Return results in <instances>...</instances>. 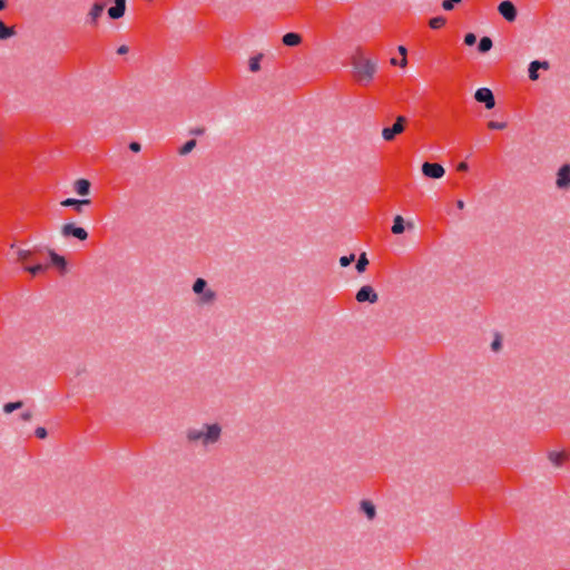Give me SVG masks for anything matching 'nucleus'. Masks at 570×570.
Wrapping results in <instances>:
<instances>
[{"label": "nucleus", "instance_id": "nucleus-39", "mask_svg": "<svg viewBox=\"0 0 570 570\" xmlns=\"http://www.w3.org/2000/svg\"><path fill=\"white\" fill-rule=\"evenodd\" d=\"M456 169L459 171H466L469 169V165L465 161H462L458 165Z\"/></svg>", "mask_w": 570, "mask_h": 570}, {"label": "nucleus", "instance_id": "nucleus-20", "mask_svg": "<svg viewBox=\"0 0 570 570\" xmlns=\"http://www.w3.org/2000/svg\"><path fill=\"white\" fill-rule=\"evenodd\" d=\"M51 263L57 266L62 273L66 271L67 262L66 259L55 253L53 250H49Z\"/></svg>", "mask_w": 570, "mask_h": 570}, {"label": "nucleus", "instance_id": "nucleus-43", "mask_svg": "<svg viewBox=\"0 0 570 570\" xmlns=\"http://www.w3.org/2000/svg\"><path fill=\"white\" fill-rule=\"evenodd\" d=\"M7 8V2H0V11Z\"/></svg>", "mask_w": 570, "mask_h": 570}, {"label": "nucleus", "instance_id": "nucleus-44", "mask_svg": "<svg viewBox=\"0 0 570 570\" xmlns=\"http://www.w3.org/2000/svg\"><path fill=\"white\" fill-rule=\"evenodd\" d=\"M203 132H204V129H197L194 131V134H196V135H202Z\"/></svg>", "mask_w": 570, "mask_h": 570}, {"label": "nucleus", "instance_id": "nucleus-36", "mask_svg": "<svg viewBox=\"0 0 570 570\" xmlns=\"http://www.w3.org/2000/svg\"><path fill=\"white\" fill-rule=\"evenodd\" d=\"M129 148H130V150H132L134 153H138V151H140L141 146H140V144H139V142H137V141H132V142H130Z\"/></svg>", "mask_w": 570, "mask_h": 570}, {"label": "nucleus", "instance_id": "nucleus-30", "mask_svg": "<svg viewBox=\"0 0 570 570\" xmlns=\"http://www.w3.org/2000/svg\"><path fill=\"white\" fill-rule=\"evenodd\" d=\"M354 259H355V255H354V254H351V255H348V256H342V257L340 258V264H341V266L346 267V266H348L352 262H354Z\"/></svg>", "mask_w": 570, "mask_h": 570}, {"label": "nucleus", "instance_id": "nucleus-42", "mask_svg": "<svg viewBox=\"0 0 570 570\" xmlns=\"http://www.w3.org/2000/svg\"><path fill=\"white\" fill-rule=\"evenodd\" d=\"M390 62H391V65H393V66L400 65V62L397 61V59H396V58H392Z\"/></svg>", "mask_w": 570, "mask_h": 570}, {"label": "nucleus", "instance_id": "nucleus-12", "mask_svg": "<svg viewBox=\"0 0 570 570\" xmlns=\"http://www.w3.org/2000/svg\"><path fill=\"white\" fill-rule=\"evenodd\" d=\"M90 199H75V198H67L61 202V206L63 207H72L77 213H82L83 206L90 205Z\"/></svg>", "mask_w": 570, "mask_h": 570}, {"label": "nucleus", "instance_id": "nucleus-23", "mask_svg": "<svg viewBox=\"0 0 570 570\" xmlns=\"http://www.w3.org/2000/svg\"><path fill=\"white\" fill-rule=\"evenodd\" d=\"M492 40L489 37H482L479 41L478 50L481 53H485L492 48Z\"/></svg>", "mask_w": 570, "mask_h": 570}, {"label": "nucleus", "instance_id": "nucleus-33", "mask_svg": "<svg viewBox=\"0 0 570 570\" xmlns=\"http://www.w3.org/2000/svg\"><path fill=\"white\" fill-rule=\"evenodd\" d=\"M399 52L403 56L402 60L400 61V66L401 67H405L406 63H407V60H406V53H407V50L404 46H400L397 48Z\"/></svg>", "mask_w": 570, "mask_h": 570}, {"label": "nucleus", "instance_id": "nucleus-9", "mask_svg": "<svg viewBox=\"0 0 570 570\" xmlns=\"http://www.w3.org/2000/svg\"><path fill=\"white\" fill-rule=\"evenodd\" d=\"M355 298L360 303L368 302L373 304L377 302L379 296L372 286L364 285L357 291Z\"/></svg>", "mask_w": 570, "mask_h": 570}, {"label": "nucleus", "instance_id": "nucleus-13", "mask_svg": "<svg viewBox=\"0 0 570 570\" xmlns=\"http://www.w3.org/2000/svg\"><path fill=\"white\" fill-rule=\"evenodd\" d=\"M91 184L88 179L80 178L73 183V190L80 196H87L90 193Z\"/></svg>", "mask_w": 570, "mask_h": 570}, {"label": "nucleus", "instance_id": "nucleus-40", "mask_svg": "<svg viewBox=\"0 0 570 570\" xmlns=\"http://www.w3.org/2000/svg\"><path fill=\"white\" fill-rule=\"evenodd\" d=\"M129 51V48L125 45L120 46L118 49H117V53L118 55H126L127 52Z\"/></svg>", "mask_w": 570, "mask_h": 570}, {"label": "nucleus", "instance_id": "nucleus-24", "mask_svg": "<svg viewBox=\"0 0 570 570\" xmlns=\"http://www.w3.org/2000/svg\"><path fill=\"white\" fill-rule=\"evenodd\" d=\"M14 35V30L10 27H7L1 20H0V40H6Z\"/></svg>", "mask_w": 570, "mask_h": 570}, {"label": "nucleus", "instance_id": "nucleus-25", "mask_svg": "<svg viewBox=\"0 0 570 570\" xmlns=\"http://www.w3.org/2000/svg\"><path fill=\"white\" fill-rule=\"evenodd\" d=\"M446 22V19L442 16H438V17H434L432 18L430 21H429V26L432 28V29H440L442 28Z\"/></svg>", "mask_w": 570, "mask_h": 570}, {"label": "nucleus", "instance_id": "nucleus-2", "mask_svg": "<svg viewBox=\"0 0 570 570\" xmlns=\"http://www.w3.org/2000/svg\"><path fill=\"white\" fill-rule=\"evenodd\" d=\"M353 77L361 86H368L377 70L376 61L366 58L362 55L355 56L352 59Z\"/></svg>", "mask_w": 570, "mask_h": 570}, {"label": "nucleus", "instance_id": "nucleus-41", "mask_svg": "<svg viewBox=\"0 0 570 570\" xmlns=\"http://www.w3.org/2000/svg\"><path fill=\"white\" fill-rule=\"evenodd\" d=\"M456 207H458L459 209H463V208H464V202H463V200H461V199L456 200Z\"/></svg>", "mask_w": 570, "mask_h": 570}, {"label": "nucleus", "instance_id": "nucleus-26", "mask_svg": "<svg viewBox=\"0 0 570 570\" xmlns=\"http://www.w3.org/2000/svg\"><path fill=\"white\" fill-rule=\"evenodd\" d=\"M196 147V140L195 139H190L188 140L187 142H185L180 149H179V154L181 156H185L187 154H189L194 148Z\"/></svg>", "mask_w": 570, "mask_h": 570}, {"label": "nucleus", "instance_id": "nucleus-11", "mask_svg": "<svg viewBox=\"0 0 570 570\" xmlns=\"http://www.w3.org/2000/svg\"><path fill=\"white\" fill-rule=\"evenodd\" d=\"M549 68H550V65L548 61L534 60V61L530 62V65H529V69H528L529 78L532 81H535L539 79L538 70L539 69L548 70Z\"/></svg>", "mask_w": 570, "mask_h": 570}, {"label": "nucleus", "instance_id": "nucleus-8", "mask_svg": "<svg viewBox=\"0 0 570 570\" xmlns=\"http://www.w3.org/2000/svg\"><path fill=\"white\" fill-rule=\"evenodd\" d=\"M474 98L478 102L484 104L487 109H492L495 106V99L493 92L489 88H479Z\"/></svg>", "mask_w": 570, "mask_h": 570}, {"label": "nucleus", "instance_id": "nucleus-35", "mask_svg": "<svg viewBox=\"0 0 570 570\" xmlns=\"http://www.w3.org/2000/svg\"><path fill=\"white\" fill-rule=\"evenodd\" d=\"M35 434L39 439H45L47 436V430L42 426H39L36 429Z\"/></svg>", "mask_w": 570, "mask_h": 570}, {"label": "nucleus", "instance_id": "nucleus-5", "mask_svg": "<svg viewBox=\"0 0 570 570\" xmlns=\"http://www.w3.org/2000/svg\"><path fill=\"white\" fill-rule=\"evenodd\" d=\"M61 236L63 238H77L78 240H86L88 233L85 228L77 226L75 223H66L61 227Z\"/></svg>", "mask_w": 570, "mask_h": 570}, {"label": "nucleus", "instance_id": "nucleus-19", "mask_svg": "<svg viewBox=\"0 0 570 570\" xmlns=\"http://www.w3.org/2000/svg\"><path fill=\"white\" fill-rule=\"evenodd\" d=\"M264 58L263 53H257L248 59V70L250 72H258L261 70V62Z\"/></svg>", "mask_w": 570, "mask_h": 570}, {"label": "nucleus", "instance_id": "nucleus-28", "mask_svg": "<svg viewBox=\"0 0 570 570\" xmlns=\"http://www.w3.org/2000/svg\"><path fill=\"white\" fill-rule=\"evenodd\" d=\"M22 402L21 401H17V402H10V403H6L3 405V411L4 413H12L13 411L18 410V409H21L22 407Z\"/></svg>", "mask_w": 570, "mask_h": 570}, {"label": "nucleus", "instance_id": "nucleus-7", "mask_svg": "<svg viewBox=\"0 0 570 570\" xmlns=\"http://www.w3.org/2000/svg\"><path fill=\"white\" fill-rule=\"evenodd\" d=\"M422 173L429 178L440 179L444 176L445 170L440 164L425 161L422 165Z\"/></svg>", "mask_w": 570, "mask_h": 570}, {"label": "nucleus", "instance_id": "nucleus-18", "mask_svg": "<svg viewBox=\"0 0 570 570\" xmlns=\"http://www.w3.org/2000/svg\"><path fill=\"white\" fill-rule=\"evenodd\" d=\"M361 510L364 512L368 520H373L376 515L375 505L368 500H363L361 502Z\"/></svg>", "mask_w": 570, "mask_h": 570}, {"label": "nucleus", "instance_id": "nucleus-3", "mask_svg": "<svg viewBox=\"0 0 570 570\" xmlns=\"http://www.w3.org/2000/svg\"><path fill=\"white\" fill-rule=\"evenodd\" d=\"M193 292L198 296L199 305H213L217 299V294L208 286L205 278L198 277L193 283Z\"/></svg>", "mask_w": 570, "mask_h": 570}, {"label": "nucleus", "instance_id": "nucleus-38", "mask_svg": "<svg viewBox=\"0 0 570 570\" xmlns=\"http://www.w3.org/2000/svg\"><path fill=\"white\" fill-rule=\"evenodd\" d=\"M21 420L28 422L32 419V413L30 411H26L21 413Z\"/></svg>", "mask_w": 570, "mask_h": 570}, {"label": "nucleus", "instance_id": "nucleus-31", "mask_svg": "<svg viewBox=\"0 0 570 570\" xmlns=\"http://www.w3.org/2000/svg\"><path fill=\"white\" fill-rule=\"evenodd\" d=\"M502 347V341H501V336L500 335H497L495 338L493 340V342L491 343V350L493 352H499Z\"/></svg>", "mask_w": 570, "mask_h": 570}, {"label": "nucleus", "instance_id": "nucleus-32", "mask_svg": "<svg viewBox=\"0 0 570 570\" xmlns=\"http://www.w3.org/2000/svg\"><path fill=\"white\" fill-rule=\"evenodd\" d=\"M488 127L493 130H502L507 127L505 122H499V121H489Z\"/></svg>", "mask_w": 570, "mask_h": 570}, {"label": "nucleus", "instance_id": "nucleus-37", "mask_svg": "<svg viewBox=\"0 0 570 570\" xmlns=\"http://www.w3.org/2000/svg\"><path fill=\"white\" fill-rule=\"evenodd\" d=\"M456 2H442L444 10L451 11L455 8Z\"/></svg>", "mask_w": 570, "mask_h": 570}, {"label": "nucleus", "instance_id": "nucleus-22", "mask_svg": "<svg viewBox=\"0 0 570 570\" xmlns=\"http://www.w3.org/2000/svg\"><path fill=\"white\" fill-rule=\"evenodd\" d=\"M48 269V265L36 264L32 266H24V271L29 272L32 276H37Z\"/></svg>", "mask_w": 570, "mask_h": 570}, {"label": "nucleus", "instance_id": "nucleus-17", "mask_svg": "<svg viewBox=\"0 0 570 570\" xmlns=\"http://www.w3.org/2000/svg\"><path fill=\"white\" fill-rule=\"evenodd\" d=\"M116 4L108 10V16L111 19H119L126 11V2H115Z\"/></svg>", "mask_w": 570, "mask_h": 570}, {"label": "nucleus", "instance_id": "nucleus-1", "mask_svg": "<svg viewBox=\"0 0 570 570\" xmlns=\"http://www.w3.org/2000/svg\"><path fill=\"white\" fill-rule=\"evenodd\" d=\"M223 435V426L215 423H204L200 428H188L185 432L186 441L193 445L205 449L219 443Z\"/></svg>", "mask_w": 570, "mask_h": 570}, {"label": "nucleus", "instance_id": "nucleus-21", "mask_svg": "<svg viewBox=\"0 0 570 570\" xmlns=\"http://www.w3.org/2000/svg\"><path fill=\"white\" fill-rule=\"evenodd\" d=\"M404 232V219L402 216L397 215L394 217L392 233L395 235L402 234Z\"/></svg>", "mask_w": 570, "mask_h": 570}, {"label": "nucleus", "instance_id": "nucleus-4", "mask_svg": "<svg viewBox=\"0 0 570 570\" xmlns=\"http://www.w3.org/2000/svg\"><path fill=\"white\" fill-rule=\"evenodd\" d=\"M407 122L406 117L397 116L395 122L391 127H384L382 130V137L385 141H393L395 137L405 130Z\"/></svg>", "mask_w": 570, "mask_h": 570}, {"label": "nucleus", "instance_id": "nucleus-29", "mask_svg": "<svg viewBox=\"0 0 570 570\" xmlns=\"http://www.w3.org/2000/svg\"><path fill=\"white\" fill-rule=\"evenodd\" d=\"M16 254L17 259L20 262H27L31 256V252L26 249H17Z\"/></svg>", "mask_w": 570, "mask_h": 570}, {"label": "nucleus", "instance_id": "nucleus-6", "mask_svg": "<svg viewBox=\"0 0 570 570\" xmlns=\"http://www.w3.org/2000/svg\"><path fill=\"white\" fill-rule=\"evenodd\" d=\"M556 187L560 190L570 189V164L562 165L556 175Z\"/></svg>", "mask_w": 570, "mask_h": 570}, {"label": "nucleus", "instance_id": "nucleus-10", "mask_svg": "<svg viewBox=\"0 0 570 570\" xmlns=\"http://www.w3.org/2000/svg\"><path fill=\"white\" fill-rule=\"evenodd\" d=\"M498 10L504 19L508 21H514L517 17V9L513 2H500Z\"/></svg>", "mask_w": 570, "mask_h": 570}, {"label": "nucleus", "instance_id": "nucleus-27", "mask_svg": "<svg viewBox=\"0 0 570 570\" xmlns=\"http://www.w3.org/2000/svg\"><path fill=\"white\" fill-rule=\"evenodd\" d=\"M368 265V259L366 258L365 253L361 254L356 263V269L358 273H363Z\"/></svg>", "mask_w": 570, "mask_h": 570}, {"label": "nucleus", "instance_id": "nucleus-16", "mask_svg": "<svg viewBox=\"0 0 570 570\" xmlns=\"http://www.w3.org/2000/svg\"><path fill=\"white\" fill-rule=\"evenodd\" d=\"M282 41L287 47H295L302 42V37L296 32H287L283 36Z\"/></svg>", "mask_w": 570, "mask_h": 570}, {"label": "nucleus", "instance_id": "nucleus-34", "mask_svg": "<svg viewBox=\"0 0 570 570\" xmlns=\"http://www.w3.org/2000/svg\"><path fill=\"white\" fill-rule=\"evenodd\" d=\"M476 42V37L474 33H466L464 37V43L466 46H473Z\"/></svg>", "mask_w": 570, "mask_h": 570}, {"label": "nucleus", "instance_id": "nucleus-14", "mask_svg": "<svg viewBox=\"0 0 570 570\" xmlns=\"http://www.w3.org/2000/svg\"><path fill=\"white\" fill-rule=\"evenodd\" d=\"M548 459L554 466L560 468L568 460V454L566 452L550 451Z\"/></svg>", "mask_w": 570, "mask_h": 570}, {"label": "nucleus", "instance_id": "nucleus-15", "mask_svg": "<svg viewBox=\"0 0 570 570\" xmlns=\"http://www.w3.org/2000/svg\"><path fill=\"white\" fill-rule=\"evenodd\" d=\"M105 10V6L100 2H95L94 7L88 13V21L92 24H96L98 19L101 17Z\"/></svg>", "mask_w": 570, "mask_h": 570}]
</instances>
